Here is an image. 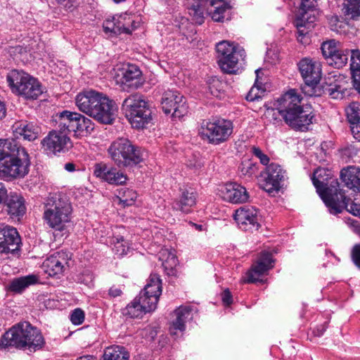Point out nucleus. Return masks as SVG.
I'll use <instances>...</instances> for the list:
<instances>
[{
    "label": "nucleus",
    "mask_w": 360,
    "mask_h": 360,
    "mask_svg": "<svg viewBox=\"0 0 360 360\" xmlns=\"http://www.w3.org/2000/svg\"><path fill=\"white\" fill-rule=\"evenodd\" d=\"M71 255L66 251L55 252L47 257L42 264V269L49 276H57L61 275L68 266Z\"/></svg>",
    "instance_id": "dca6fc26"
},
{
    "label": "nucleus",
    "mask_w": 360,
    "mask_h": 360,
    "mask_svg": "<svg viewBox=\"0 0 360 360\" xmlns=\"http://www.w3.org/2000/svg\"><path fill=\"white\" fill-rule=\"evenodd\" d=\"M161 293L162 281L160 276L157 274H151L143 290L140 292L139 295L147 298L149 303L157 307Z\"/></svg>",
    "instance_id": "b1692460"
},
{
    "label": "nucleus",
    "mask_w": 360,
    "mask_h": 360,
    "mask_svg": "<svg viewBox=\"0 0 360 360\" xmlns=\"http://www.w3.org/2000/svg\"><path fill=\"white\" fill-rule=\"evenodd\" d=\"M262 91L257 86H253L246 96L248 101H253L262 97Z\"/></svg>",
    "instance_id": "4d7b16f0"
},
{
    "label": "nucleus",
    "mask_w": 360,
    "mask_h": 360,
    "mask_svg": "<svg viewBox=\"0 0 360 360\" xmlns=\"http://www.w3.org/2000/svg\"><path fill=\"white\" fill-rule=\"evenodd\" d=\"M341 14L345 20H360V0H344Z\"/></svg>",
    "instance_id": "f704fd0d"
},
{
    "label": "nucleus",
    "mask_w": 360,
    "mask_h": 360,
    "mask_svg": "<svg viewBox=\"0 0 360 360\" xmlns=\"http://www.w3.org/2000/svg\"><path fill=\"white\" fill-rule=\"evenodd\" d=\"M148 105L143 97L138 94H131L122 102V110L126 117H131V113L135 110L141 109Z\"/></svg>",
    "instance_id": "c756f323"
},
{
    "label": "nucleus",
    "mask_w": 360,
    "mask_h": 360,
    "mask_svg": "<svg viewBox=\"0 0 360 360\" xmlns=\"http://www.w3.org/2000/svg\"><path fill=\"white\" fill-rule=\"evenodd\" d=\"M94 174L97 178L110 184L122 185L127 180V175L116 168L108 166L105 163L99 162L94 166Z\"/></svg>",
    "instance_id": "6ab92c4d"
},
{
    "label": "nucleus",
    "mask_w": 360,
    "mask_h": 360,
    "mask_svg": "<svg viewBox=\"0 0 360 360\" xmlns=\"http://www.w3.org/2000/svg\"><path fill=\"white\" fill-rule=\"evenodd\" d=\"M354 88L360 93V70L352 72Z\"/></svg>",
    "instance_id": "052dcab7"
},
{
    "label": "nucleus",
    "mask_w": 360,
    "mask_h": 360,
    "mask_svg": "<svg viewBox=\"0 0 360 360\" xmlns=\"http://www.w3.org/2000/svg\"><path fill=\"white\" fill-rule=\"evenodd\" d=\"M108 154L119 167H132L143 160V152L127 138L115 140L108 149Z\"/></svg>",
    "instance_id": "423d86ee"
},
{
    "label": "nucleus",
    "mask_w": 360,
    "mask_h": 360,
    "mask_svg": "<svg viewBox=\"0 0 360 360\" xmlns=\"http://www.w3.org/2000/svg\"><path fill=\"white\" fill-rule=\"evenodd\" d=\"M302 97L295 89H290L278 99L277 110L285 123L293 129L304 131L312 123L314 115L301 105Z\"/></svg>",
    "instance_id": "7ed1b4c3"
},
{
    "label": "nucleus",
    "mask_w": 360,
    "mask_h": 360,
    "mask_svg": "<svg viewBox=\"0 0 360 360\" xmlns=\"http://www.w3.org/2000/svg\"><path fill=\"white\" fill-rule=\"evenodd\" d=\"M160 259L162 262V266L165 269L169 271L167 274L172 273L178 263L176 255L167 250H162L160 252Z\"/></svg>",
    "instance_id": "ea45409f"
},
{
    "label": "nucleus",
    "mask_w": 360,
    "mask_h": 360,
    "mask_svg": "<svg viewBox=\"0 0 360 360\" xmlns=\"http://www.w3.org/2000/svg\"><path fill=\"white\" fill-rule=\"evenodd\" d=\"M221 198L231 203H244L248 200L249 195L246 188L236 183H229L220 189Z\"/></svg>",
    "instance_id": "5701e85b"
},
{
    "label": "nucleus",
    "mask_w": 360,
    "mask_h": 360,
    "mask_svg": "<svg viewBox=\"0 0 360 360\" xmlns=\"http://www.w3.org/2000/svg\"><path fill=\"white\" fill-rule=\"evenodd\" d=\"M311 180L330 213H341L347 206L346 195L340 188L338 180L333 177L331 172L326 168H318L314 171Z\"/></svg>",
    "instance_id": "f03ea898"
},
{
    "label": "nucleus",
    "mask_w": 360,
    "mask_h": 360,
    "mask_svg": "<svg viewBox=\"0 0 360 360\" xmlns=\"http://www.w3.org/2000/svg\"><path fill=\"white\" fill-rule=\"evenodd\" d=\"M121 294L122 290L119 288L113 286L109 290V295L112 297H115L120 296Z\"/></svg>",
    "instance_id": "69168bd1"
},
{
    "label": "nucleus",
    "mask_w": 360,
    "mask_h": 360,
    "mask_svg": "<svg viewBox=\"0 0 360 360\" xmlns=\"http://www.w3.org/2000/svg\"><path fill=\"white\" fill-rule=\"evenodd\" d=\"M155 309V305L149 303L147 298L139 295L127 305L125 314L133 319L141 318L146 313L153 311Z\"/></svg>",
    "instance_id": "393cba45"
},
{
    "label": "nucleus",
    "mask_w": 360,
    "mask_h": 360,
    "mask_svg": "<svg viewBox=\"0 0 360 360\" xmlns=\"http://www.w3.org/2000/svg\"><path fill=\"white\" fill-rule=\"evenodd\" d=\"M349 51L347 49H338V51L328 60V63L336 68L344 67L348 61L350 56Z\"/></svg>",
    "instance_id": "a19ab883"
},
{
    "label": "nucleus",
    "mask_w": 360,
    "mask_h": 360,
    "mask_svg": "<svg viewBox=\"0 0 360 360\" xmlns=\"http://www.w3.org/2000/svg\"><path fill=\"white\" fill-rule=\"evenodd\" d=\"M122 75L120 84L122 90L136 89L141 86L142 73L138 66L130 64L127 65L122 68Z\"/></svg>",
    "instance_id": "4be33fe9"
},
{
    "label": "nucleus",
    "mask_w": 360,
    "mask_h": 360,
    "mask_svg": "<svg viewBox=\"0 0 360 360\" xmlns=\"http://www.w3.org/2000/svg\"><path fill=\"white\" fill-rule=\"evenodd\" d=\"M298 67L306 85L303 91L304 94L312 96L313 93L307 91L306 88H311L312 90L319 83L321 78V65L316 61L305 58L300 61Z\"/></svg>",
    "instance_id": "4468645a"
},
{
    "label": "nucleus",
    "mask_w": 360,
    "mask_h": 360,
    "mask_svg": "<svg viewBox=\"0 0 360 360\" xmlns=\"http://www.w3.org/2000/svg\"><path fill=\"white\" fill-rule=\"evenodd\" d=\"M341 18L342 15L340 16ZM343 20H340V17L337 15H332L329 19V24L330 28L333 31L340 32L342 31V29L345 27V20L342 18Z\"/></svg>",
    "instance_id": "8fccbe9b"
},
{
    "label": "nucleus",
    "mask_w": 360,
    "mask_h": 360,
    "mask_svg": "<svg viewBox=\"0 0 360 360\" xmlns=\"http://www.w3.org/2000/svg\"><path fill=\"white\" fill-rule=\"evenodd\" d=\"M38 278L34 275H29L14 278L8 284L7 289L14 293H21L25 288L37 283Z\"/></svg>",
    "instance_id": "c9c22d12"
},
{
    "label": "nucleus",
    "mask_w": 360,
    "mask_h": 360,
    "mask_svg": "<svg viewBox=\"0 0 360 360\" xmlns=\"http://www.w3.org/2000/svg\"><path fill=\"white\" fill-rule=\"evenodd\" d=\"M218 64L224 72L236 74L239 70L240 60L245 58V50L227 41H222L216 46Z\"/></svg>",
    "instance_id": "6e6552de"
},
{
    "label": "nucleus",
    "mask_w": 360,
    "mask_h": 360,
    "mask_svg": "<svg viewBox=\"0 0 360 360\" xmlns=\"http://www.w3.org/2000/svg\"><path fill=\"white\" fill-rule=\"evenodd\" d=\"M191 311V306H181L174 311L176 318L172 321L169 328L171 335H176L178 330L180 332L185 330L186 322L193 318Z\"/></svg>",
    "instance_id": "a878e982"
},
{
    "label": "nucleus",
    "mask_w": 360,
    "mask_h": 360,
    "mask_svg": "<svg viewBox=\"0 0 360 360\" xmlns=\"http://www.w3.org/2000/svg\"><path fill=\"white\" fill-rule=\"evenodd\" d=\"M285 172L276 163L268 165L264 172L261 173V187L269 193L278 192L284 181Z\"/></svg>",
    "instance_id": "ddd939ff"
},
{
    "label": "nucleus",
    "mask_w": 360,
    "mask_h": 360,
    "mask_svg": "<svg viewBox=\"0 0 360 360\" xmlns=\"http://www.w3.org/2000/svg\"><path fill=\"white\" fill-rule=\"evenodd\" d=\"M13 131L17 135L22 136L28 141L35 140L40 134V129L36 124L27 121H18L13 125Z\"/></svg>",
    "instance_id": "cd10ccee"
},
{
    "label": "nucleus",
    "mask_w": 360,
    "mask_h": 360,
    "mask_svg": "<svg viewBox=\"0 0 360 360\" xmlns=\"http://www.w3.org/2000/svg\"><path fill=\"white\" fill-rule=\"evenodd\" d=\"M129 353L124 347L113 345L105 349L102 360H129Z\"/></svg>",
    "instance_id": "e433bc0d"
},
{
    "label": "nucleus",
    "mask_w": 360,
    "mask_h": 360,
    "mask_svg": "<svg viewBox=\"0 0 360 360\" xmlns=\"http://www.w3.org/2000/svg\"><path fill=\"white\" fill-rule=\"evenodd\" d=\"M349 127L353 137L360 141V122L349 124Z\"/></svg>",
    "instance_id": "bf43d9fd"
},
{
    "label": "nucleus",
    "mask_w": 360,
    "mask_h": 360,
    "mask_svg": "<svg viewBox=\"0 0 360 360\" xmlns=\"http://www.w3.org/2000/svg\"><path fill=\"white\" fill-rule=\"evenodd\" d=\"M274 264V260L271 253L269 252H262L256 263L246 273V276L243 278V281L248 283L258 281L261 276L273 268Z\"/></svg>",
    "instance_id": "f3484780"
},
{
    "label": "nucleus",
    "mask_w": 360,
    "mask_h": 360,
    "mask_svg": "<svg viewBox=\"0 0 360 360\" xmlns=\"http://www.w3.org/2000/svg\"><path fill=\"white\" fill-rule=\"evenodd\" d=\"M316 0H301L300 8L304 11L301 18L296 19L295 25L297 29V40L302 44L310 43V32L314 27L315 18L306 16L307 11L316 6Z\"/></svg>",
    "instance_id": "9b49d317"
},
{
    "label": "nucleus",
    "mask_w": 360,
    "mask_h": 360,
    "mask_svg": "<svg viewBox=\"0 0 360 360\" xmlns=\"http://www.w3.org/2000/svg\"><path fill=\"white\" fill-rule=\"evenodd\" d=\"M350 70L351 72L360 70V51L352 50L350 54Z\"/></svg>",
    "instance_id": "3c124183"
},
{
    "label": "nucleus",
    "mask_w": 360,
    "mask_h": 360,
    "mask_svg": "<svg viewBox=\"0 0 360 360\" xmlns=\"http://www.w3.org/2000/svg\"><path fill=\"white\" fill-rule=\"evenodd\" d=\"M9 195L7 193V189L5 186L0 182V205H2L4 201L8 198Z\"/></svg>",
    "instance_id": "e2e57ef3"
},
{
    "label": "nucleus",
    "mask_w": 360,
    "mask_h": 360,
    "mask_svg": "<svg viewBox=\"0 0 360 360\" xmlns=\"http://www.w3.org/2000/svg\"><path fill=\"white\" fill-rule=\"evenodd\" d=\"M161 105L165 114L172 112L174 117L180 118L187 112L185 98L176 90L168 89L163 93Z\"/></svg>",
    "instance_id": "f8f14e48"
},
{
    "label": "nucleus",
    "mask_w": 360,
    "mask_h": 360,
    "mask_svg": "<svg viewBox=\"0 0 360 360\" xmlns=\"http://www.w3.org/2000/svg\"><path fill=\"white\" fill-rule=\"evenodd\" d=\"M239 169L242 175L251 176L257 172L258 167L256 164L248 160L241 163Z\"/></svg>",
    "instance_id": "de8ad7c7"
},
{
    "label": "nucleus",
    "mask_w": 360,
    "mask_h": 360,
    "mask_svg": "<svg viewBox=\"0 0 360 360\" xmlns=\"http://www.w3.org/2000/svg\"><path fill=\"white\" fill-rule=\"evenodd\" d=\"M202 0H186L188 8L192 9L197 7H200V2Z\"/></svg>",
    "instance_id": "0e129e2a"
},
{
    "label": "nucleus",
    "mask_w": 360,
    "mask_h": 360,
    "mask_svg": "<svg viewBox=\"0 0 360 360\" xmlns=\"http://www.w3.org/2000/svg\"><path fill=\"white\" fill-rule=\"evenodd\" d=\"M321 51L324 58L328 61V60L338 51L337 46V42L335 40L332 39L323 42L321 44Z\"/></svg>",
    "instance_id": "49530a36"
},
{
    "label": "nucleus",
    "mask_w": 360,
    "mask_h": 360,
    "mask_svg": "<svg viewBox=\"0 0 360 360\" xmlns=\"http://www.w3.org/2000/svg\"><path fill=\"white\" fill-rule=\"evenodd\" d=\"M41 143L42 149L48 155L65 153L72 147V143L68 134L59 129L51 131Z\"/></svg>",
    "instance_id": "9d476101"
},
{
    "label": "nucleus",
    "mask_w": 360,
    "mask_h": 360,
    "mask_svg": "<svg viewBox=\"0 0 360 360\" xmlns=\"http://www.w3.org/2000/svg\"><path fill=\"white\" fill-rule=\"evenodd\" d=\"M84 312L79 308L72 311L70 315V321L74 325H80L84 321Z\"/></svg>",
    "instance_id": "603ef678"
},
{
    "label": "nucleus",
    "mask_w": 360,
    "mask_h": 360,
    "mask_svg": "<svg viewBox=\"0 0 360 360\" xmlns=\"http://www.w3.org/2000/svg\"><path fill=\"white\" fill-rule=\"evenodd\" d=\"M347 119L349 124L360 122V103H351L345 109Z\"/></svg>",
    "instance_id": "37998d69"
},
{
    "label": "nucleus",
    "mask_w": 360,
    "mask_h": 360,
    "mask_svg": "<svg viewBox=\"0 0 360 360\" xmlns=\"http://www.w3.org/2000/svg\"><path fill=\"white\" fill-rule=\"evenodd\" d=\"M326 330V324L321 325L320 326L317 327L316 329H315L313 333L314 335L316 336H321L323 334V333Z\"/></svg>",
    "instance_id": "338daca9"
},
{
    "label": "nucleus",
    "mask_w": 360,
    "mask_h": 360,
    "mask_svg": "<svg viewBox=\"0 0 360 360\" xmlns=\"http://www.w3.org/2000/svg\"><path fill=\"white\" fill-rule=\"evenodd\" d=\"M349 83L342 75L338 76L333 84L327 89L328 94L335 99H342L349 94Z\"/></svg>",
    "instance_id": "7c9ffc66"
},
{
    "label": "nucleus",
    "mask_w": 360,
    "mask_h": 360,
    "mask_svg": "<svg viewBox=\"0 0 360 360\" xmlns=\"http://www.w3.org/2000/svg\"><path fill=\"white\" fill-rule=\"evenodd\" d=\"M340 179L349 188H360V169L350 166L342 169L340 172Z\"/></svg>",
    "instance_id": "473e14b6"
},
{
    "label": "nucleus",
    "mask_w": 360,
    "mask_h": 360,
    "mask_svg": "<svg viewBox=\"0 0 360 360\" xmlns=\"http://www.w3.org/2000/svg\"><path fill=\"white\" fill-rule=\"evenodd\" d=\"M119 195L120 200L124 206L131 205L137 198L136 191L129 188L121 189Z\"/></svg>",
    "instance_id": "a18cd8bd"
},
{
    "label": "nucleus",
    "mask_w": 360,
    "mask_h": 360,
    "mask_svg": "<svg viewBox=\"0 0 360 360\" xmlns=\"http://www.w3.org/2000/svg\"><path fill=\"white\" fill-rule=\"evenodd\" d=\"M103 27L106 33L112 32L117 34L122 32L129 34L131 32L129 29L121 25L120 22L115 16L106 19L103 22Z\"/></svg>",
    "instance_id": "58836bf2"
},
{
    "label": "nucleus",
    "mask_w": 360,
    "mask_h": 360,
    "mask_svg": "<svg viewBox=\"0 0 360 360\" xmlns=\"http://www.w3.org/2000/svg\"><path fill=\"white\" fill-rule=\"evenodd\" d=\"M6 80L13 93L27 100H35L44 92L41 83L22 70H12Z\"/></svg>",
    "instance_id": "0eeeda50"
},
{
    "label": "nucleus",
    "mask_w": 360,
    "mask_h": 360,
    "mask_svg": "<svg viewBox=\"0 0 360 360\" xmlns=\"http://www.w3.org/2000/svg\"><path fill=\"white\" fill-rule=\"evenodd\" d=\"M94 129L91 120L79 113L75 134L84 136L90 134Z\"/></svg>",
    "instance_id": "4c0bfd02"
},
{
    "label": "nucleus",
    "mask_w": 360,
    "mask_h": 360,
    "mask_svg": "<svg viewBox=\"0 0 360 360\" xmlns=\"http://www.w3.org/2000/svg\"><path fill=\"white\" fill-rule=\"evenodd\" d=\"M230 6L225 3H223L220 6L214 7V11L212 13V18L216 22H222L224 19V13Z\"/></svg>",
    "instance_id": "09e8293b"
},
{
    "label": "nucleus",
    "mask_w": 360,
    "mask_h": 360,
    "mask_svg": "<svg viewBox=\"0 0 360 360\" xmlns=\"http://www.w3.org/2000/svg\"><path fill=\"white\" fill-rule=\"evenodd\" d=\"M131 117H127L132 127L136 129L144 128L152 120L151 110L147 105L137 110L131 115Z\"/></svg>",
    "instance_id": "72a5a7b5"
},
{
    "label": "nucleus",
    "mask_w": 360,
    "mask_h": 360,
    "mask_svg": "<svg viewBox=\"0 0 360 360\" xmlns=\"http://www.w3.org/2000/svg\"><path fill=\"white\" fill-rule=\"evenodd\" d=\"M347 206L344 207L342 212L346 209L354 216L360 217V205L351 201V199L346 196Z\"/></svg>",
    "instance_id": "864d4df0"
},
{
    "label": "nucleus",
    "mask_w": 360,
    "mask_h": 360,
    "mask_svg": "<svg viewBox=\"0 0 360 360\" xmlns=\"http://www.w3.org/2000/svg\"><path fill=\"white\" fill-rule=\"evenodd\" d=\"M6 112V105L4 101L0 99V120L3 119Z\"/></svg>",
    "instance_id": "774afa93"
},
{
    "label": "nucleus",
    "mask_w": 360,
    "mask_h": 360,
    "mask_svg": "<svg viewBox=\"0 0 360 360\" xmlns=\"http://www.w3.org/2000/svg\"><path fill=\"white\" fill-rule=\"evenodd\" d=\"M233 123L229 120H203L199 129V134L210 143L219 145L228 141L233 133Z\"/></svg>",
    "instance_id": "1a4fd4ad"
},
{
    "label": "nucleus",
    "mask_w": 360,
    "mask_h": 360,
    "mask_svg": "<svg viewBox=\"0 0 360 360\" xmlns=\"http://www.w3.org/2000/svg\"><path fill=\"white\" fill-rule=\"evenodd\" d=\"M94 105L89 116L101 123L111 124L117 111L115 103L101 94Z\"/></svg>",
    "instance_id": "2eb2a0df"
},
{
    "label": "nucleus",
    "mask_w": 360,
    "mask_h": 360,
    "mask_svg": "<svg viewBox=\"0 0 360 360\" xmlns=\"http://www.w3.org/2000/svg\"><path fill=\"white\" fill-rule=\"evenodd\" d=\"M1 205L2 211L13 219L19 221L26 212L25 200L17 193H10Z\"/></svg>",
    "instance_id": "412c9836"
},
{
    "label": "nucleus",
    "mask_w": 360,
    "mask_h": 360,
    "mask_svg": "<svg viewBox=\"0 0 360 360\" xmlns=\"http://www.w3.org/2000/svg\"><path fill=\"white\" fill-rule=\"evenodd\" d=\"M221 300L225 305H230L232 303V296L228 289L224 290L221 294Z\"/></svg>",
    "instance_id": "680f3d73"
},
{
    "label": "nucleus",
    "mask_w": 360,
    "mask_h": 360,
    "mask_svg": "<svg viewBox=\"0 0 360 360\" xmlns=\"http://www.w3.org/2000/svg\"><path fill=\"white\" fill-rule=\"evenodd\" d=\"M189 11L196 23L201 25L204 22L203 13L200 7L194 8Z\"/></svg>",
    "instance_id": "6e6d98bb"
},
{
    "label": "nucleus",
    "mask_w": 360,
    "mask_h": 360,
    "mask_svg": "<svg viewBox=\"0 0 360 360\" xmlns=\"http://www.w3.org/2000/svg\"><path fill=\"white\" fill-rule=\"evenodd\" d=\"M30 160L27 152L14 139H0V176L23 178L29 172Z\"/></svg>",
    "instance_id": "f257e3e1"
},
{
    "label": "nucleus",
    "mask_w": 360,
    "mask_h": 360,
    "mask_svg": "<svg viewBox=\"0 0 360 360\" xmlns=\"http://www.w3.org/2000/svg\"><path fill=\"white\" fill-rule=\"evenodd\" d=\"M208 89L210 94L217 98H221L224 91L226 84L217 77H212L208 80Z\"/></svg>",
    "instance_id": "c03bdc74"
},
{
    "label": "nucleus",
    "mask_w": 360,
    "mask_h": 360,
    "mask_svg": "<svg viewBox=\"0 0 360 360\" xmlns=\"http://www.w3.org/2000/svg\"><path fill=\"white\" fill-rule=\"evenodd\" d=\"M352 258L354 264L360 269V244L354 245L352 248Z\"/></svg>",
    "instance_id": "13d9d810"
},
{
    "label": "nucleus",
    "mask_w": 360,
    "mask_h": 360,
    "mask_svg": "<svg viewBox=\"0 0 360 360\" xmlns=\"http://www.w3.org/2000/svg\"><path fill=\"white\" fill-rule=\"evenodd\" d=\"M79 113L64 110L58 115V128L68 134L75 131Z\"/></svg>",
    "instance_id": "2f4dec72"
},
{
    "label": "nucleus",
    "mask_w": 360,
    "mask_h": 360,
    "mask_svg": "<svg viewBox=\"0 0 360 360\" xmlns=\"http://www.w3.org/2000/svg\"><path fill=\"white\" fill-rule=\"evenodd\" d=\"M234 219L245 231H256L259 227L257 211L253 207H240L234 214Z\"/></svg>",
    "instance_id": "aec40b11"
},
{
    "label": "nucleus",
    "mask_w": 360,
    "mask_h": 360,
    "mask_svg": "<svg viewBox=\"0 0 360 360\" xmlns=\"http://www.w3.org/2000/svg\"><path fill=\"white\" fill-rule=\"evenodd\" d=\"M41 332L28 322L20 323L8 330L0 340V349L15 347L35 352L44 345Z\"/></svg>",
    "instance_id": "20e7f679"
},
{
    "label": "nucleus",
    "mask_w": 360,
    "mask_h": 360,
    "mask_svg": "<svg viewBox=\"0 0 360 360\" xmlns=\"http://www.w3.org/2000/svg\"><path fill=\"white\" fill-rule=\"evenodd\" d=\"M101 94L95 91H86L79 94L76 97V105L79 110L89 115L91 110Z\"/></svg>",
    "instance_id": "c85d7f7f"
},
{
    "label": "nucleus",
    "mask_w": 360,
    "mask_h": 360,
    "mask_svg": "<svg viewBox=\"0 0 360 360\" xmlns=\"http://www.w3.org/2000/svg\"><path fill=\"white\" fill-rule=\"evenodd\" d=\"M195 204L196 193L192 190H184L181 192L179 199L173 202L172 208L183 213H189Z\"/></svg>",
    "instance_id": "bb28decb"
},
{
    "label": "nucleus",
    "mask_w": 360,
    "mask_h": 360,
    "mask_svg": "<svg viewBox=\"0 0 360 360\" xmlns=\"http://www.w3.org/2000/svg\"><path fill=\"white\" fill-rule=\"evenodd\" d=\"M72 208L67 197L56 193L50 195L45 203L43 219L51 229L62 231L70 221Z\"/></svg>",
    "instance_id": "39448f33"
},
{
    "label": "nucleus",
    "mask_w": 360,
    "mask_h": 360,
    "mask_svg": "<svg viewBox=\"0 0 360 360\" xmlns=\"http://www.w3.org/2000/svg\"><path fill=\"white\" fill-rule=\"evenodd\" d=\"M252 154L259 160L261 164L264 165H267L269 164L270 161L269 158L264 154L259 148L253 146L252 148Z\"/></svg>",
    "instance_id": "5fc2aeb1"
},
{
    "label": "nucleus",
    "mask_w": 360,
    "mask_h": 360,
    "mask_svg": "<svg viewBox=\"0 0 360 360\" xmlns=\"http://www.w3.org/2000/svg\"><path fill=\"white\" fill-rule=\"evenodd\" d=\"M111 244L113 245L116 255L118 256H123L127 254L129 250V243L122 236H116L112 238Z\"/></svg>",
    "instance_id": "79ce46f5"
},
{
    "label": "nucleus",
    "mask_w": 360,
    "mask_h": 360,
    "mask_svg": "<svg viewBox=\"0 0 360 360\" xmlns=\"http://www.w3.org/2000/svg\"><path fill=\"white\" fill-rule=\"evenodd\" d=\"M20 237L16 229L1 224L0 225V252L13 253L19 250Z\"/></svg>",
    "instance_id": "a211bd4d"
}]
</instances>
